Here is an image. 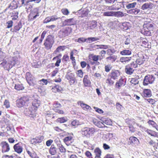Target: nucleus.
Here are the masks:
<instances>
[{"label": "nucleus", "mask_w": 158, "mask_h": 158, "mask_svg": "<svg viewBox=\"0 0 158 158\" xmlns=\"http://www.w3.org/2000/svg\"><path fill=\"white\" fill-rule=\"evenodd\" d=\"M15 88L17 90H23L24 89V87L22 84L15 85Z\"/></svg>", "instance_id": "obj_51"}, {"label": "nucleus", "mask_w": 158, "mask_h": 158, "mask_svg": "<svg viewBox=\"0 0 158 158\" xmlns=\"http://www.w3.org/2000/svg\"><path fill=\"white\" fill-rule=\"evenodd\" d=\"M74 53L73 52H71L70 53V59L72 60V63L73 66H75L76 65V60L75 57L73 56Z\"/></svg>", "instance_id": "obj_40"}, {"label": "nucleus", "mask_w": 158, "mask_h": 158, "mask_svg": "<svg viewBox=\"0 0 158 158\" xmlns=\"http://www.w3.org/2000/svg\"><path fill=\"white\" fill-rule=\"evenodd\" d=\"M31 1L28 0L23 5L26 6L25 9L27 10H29L32 8L33 5L31 3Z\"/></svg>", "instance_id": "obj_32"}, {"label": "nucleus", "mask_w": 158, "mask_h": 158, "mask_svg": "<svg viewBox=\"0 0 158 158\" xmlns=\"http://www.w3.org/2000/svg\"><path fill=\"white\" fill-rule=\"evenodd\" d=\"M120 75V73L118 70H113L110 74L111 78L114 80L118 79Z\"/></svg>", "instance_id": "obj_16"}, {"label": "nucleus", "mask_w": 158, "mask_h": 158, "mask_svg": "<svg viewBox=\"0 0 158 158\" xmlns=\"http://www.w3.org/2000/svg\"><path fill=\"white\" fill-rule=\"evenodd\" d=\"M125 122L129 126H133L136 123L134 119H131L129 118H127L125 120Z\"/></svg>", "instance_id": "obj_34"}, {"label": "nucleus", "mask_w": 158, "mask_h": 158, "mask_svg": "<svg viewBox=\"0 0 158 158\" xmlns=\"http://www.w3.org/2000/svg\"><path fill=\"white\" fill-rule=\"evenodd\" d=\"M76 24L73 18L68 19L64 20L62 23L63 26H70L74 25Z\"/></svg>", "instance_id": "obj_13"}, {"label": "nucleus", "mask_w": 158, "mask_h": 158, "mask_svg": "<svg viewBox=\"0 0 158 158\" xmlns=\"http://www.w3.org/2000/svg\"><path fill=\"white\" fill-rule=\"evenodd\" d=\"M139 142V140L135 137L132 136L129 138L128 142L132 145H137Z\"/></svg>", "instance_id": "obj_18"}, {"label": "nucleus", "mask_w": 158, "mask_h": 158, "mask_svg": "<svg viewBox=\"0 0 158 158\" xmlns=\"http://www.w3.org/2000/svg\"><path fill=\"white\" fill-rule=\"evenodd\" d=\"M145 102L147 104L154 105L156 101L152 98H146L144 99Z\"/></svg>", "instance_id": "obj_36"}, {"label": "nucleus", "mask_w": 158, "mask_h": 158, "mask_svg": "<svg viewBox=\"0 0 158 158\" xmlns=\"http://www.w3.org/2000/svg\"><path fill=\"white\" fill-rule=\"evenodd\" d=\"M22 25L20 22L18 23L17 24L14 26L13 28L10 29V31L16 33L22 27Z\"/></svg>", "instance_id": "obj_20"}, {"label": "nucleus", "mask_w": 158, "mask_h": 158, "mask_svg": "<svg viewBox=\"0 0 158 158\" xmlns=\"http://www.w3.org/2000/svg\"><path fill=\"white\" fill-rule=\"evenodd\" d=\"M33 77V76L31 73L29 72H27L26 73L25 78L27 81L31 79Z\"/></svg>", "instance_id": "obj_56"}, {"label": "nucleus", "mask_w": 158, "mask_h": 158, "mask_svg": "<svg viewBox=\"0 0 158 158\" xmlns=\"http://www.w3.org/2000/svg\"><path fill=\"white\" fill-rule=\"evenodd\" d=\"M5 58V54L2 51V49L0 48V62L3 60Z\"/></svg>", "instance_id": "obj_49"}, {"label": "nucleus", "mask_w": 158, "mask_h": 158, "mask_svg": "<svg viewBox=\"0 0 158 158\" xmlns=\"http://www.w3.org/2000/svg\"><path fill=\"white\" fill-rule=\"evenodd\" d=\"M41 105V101L37 99H33L31 102V105L28 110L26 109L24 110L25 114L30 117L34 118L36 116V112Z\"/></svg>", "instance_id": "obj_1"}, {"label": "nucleus", "mask_w": 158, "mask_h": 158, "mask_svg": "<svg viewBox=\"0 0 158 158\" xmlns=\"http://www.w3.org/2000/svg\"><path fill=\"white\" fill-rule=\"evenodd\" d=\"M129 13L131 14L137 15L140 12V10L137 8H135L129 10Z\"/></svg>", "instance_id": "obj_43"}, {"label": "nucleus", "mask_w": 158, "mask_h": 158, "mask_svg": "<svg viewBox=\"0 0 158 158\" xmlns=\"http://www.w3.org/2000/svg\"><path fill=\"white\" fill-rule=\"evenodd\" d=\"M14 151L18 154L21 153L23 151V144L21 142H19L13 146Z\"/></svg>", "instance_id": "obj_11"}, {"label": "nucleus", "mask_w": 158, "mask_h": 158, "mask_svg": "<svg viewBox=\"0 0 158 158\" xmlns=\"http://www.w3.org/2000/svg\"><path fill=\"white\" fill-rule=\"evenodd\" d=\"M18 7L16 2L14 0L10 4L8 8H7L5 10H7L8 8H10L11 10H14L17 8Z\"/></svg>", "instance_id": "obj_31"}, {"label": "nucleus", "mask_w": 158, "mask_h": 158, "mask_svg": "<svg viewBox=\"0 0 158 158\" xmlns=\"http://www.w3.org/2000/svg\"><path fill=\"white\" fill-rule=\"evenodd\" d=\"M39 16L40 12L39 8L37 7L34 8L32 10H31L28 16V20L30 21H33Z\"/></svg>", "instance_id": "obj_7"}, {"label": "nucleus", "mask_w": 158, "mask_h": 158, "mask_svg": "<svg viewBox=\"0 0 158 158\" xmlns=\"http://www.w3.org/2000/svg\"><path fill=\"white\" fill-rule=\"evenodd\" d=\"M16 59L15 58H12L10 61H9L11 68L14 66L16 63Z\"/></svg>", "instance_id": "obj_52"}, {"label": "nucleus", "mask_w": 158, "mask_h": 158, "mask_svg": "<svg viewBox=\"0 0 158 158\" xmlns=\"http://www.w3.org/2000/svg\"><path fill=\"white\" fill-rule=\"evenodd\" d=\"M4 105L6 108H8L10 106V102L8 100L6 99L4 102Z\"/></svg>", "instance_id": "obj_60"}, {"label": "nucleus", "mask_w": 158, "mask_h": 158, "mask_svg": "<svg viewBox=\"0 0 158 158\" xmlns=\"http://www.w3.org/2000/svg\"><path fill=\"white\" fill-rule=\"evenodd\" d=\"M27 82L31 86H34L36 84V81L35 80V78L33 77L27 81Z\"/></svg>", "instance_id": "obj_42"}, {"label": "nucleus", "mask_w": 158, "mask_h": 158, "mask_svg": "<svg viewBox=\"0 0 158 158\" xmlns=\"http://www.w3.org/2000/svg\"><path fill=\"white\" fill-rule=\"evenodd\" d=\"M142 46L145 48H151V45L148 42L146 41H143Z\"/></svg>", "instance_id": "obj_54"}, {"label": "nucleus", "mask_w": 158, "mask_h": 158, "mask_svg": "<svg viewBox=\"0 0 158 158\" xmlns=\"http://www.w3.org/2000/svg\"><path fill=\"white\" fill-rule=\"evenodd\" d=\"M139 82V81L138 79L135 78H131V80L130 81L131 85L132 86H134L138 84Z\"/></svg>", "instance_id": "obj_38"}, {"label": "nucleus", "mask_w": 158, "mask_h": 158, "mask_svg": "<svg viewBox=\"0 0 158 158\" xmlns=\"http://www.w3.org/2000/svg\"><path fill=\"white\" fill-rule=\"evenodd\" d=\"M95 132V129L93 127H85L81 130V133L82 135L86 136L92 135Z\"/></svg>", "instance_id": "obj_8"}, {"label": "nucleus", "mask_w": 158, "mask_h": 158, "mask_svg": "<svg viewBox=\"0 0 158 158\" xmlns=\"http://www.w3.org/2000/svg\"><path fill=\"white\" fill-rule=\"evenodd\" d=\"M77 104L78 105H80L82 108L84 110H90L91 109L90 106L86 104H85L83 101H78L77 102Z\"/></svg>", "instance_id": "obj_19"}, {"label": "nucleus", "mask_w": 158, "mask_h": 158, "mask_svg": "<svg viewBox=\"0 0 158 158\" xmlns=\"http://www.w3.org/2000/svg\"><path fill=\"white\" fill-rule=\"evenodd\" d=\"M148 134L152 136H156L157 135V133L155 131L147 129L145 131Z\"/></svg>", "instance_id": "obj_41"}, {"label": "nucleus", "mask_w": 158, "mask_h": 158, "mask_svg": "<svg viewBox=\"0 0 158 158\" xmlns=\"http://www.w3.org/2000/svg\"><path fill=\"white\" fill-rule=\"evenodd\" d=\"M62 13L65 15H68L69 14V12L68 9L66 8H63L61 10Z\"/></svg>", "instance_id": "obj_64"}, {"label": "nucleus", "mask_w": 158, "mask_h": 158, "mask_svg": "<svg viewBox=\"0 0 158 158\" xmlns=\"http://www.w3.org/2000/svg\"><path fill=\"white\" fill-rule=\"evenodd\" d=\"M103 15L104 16H115V12L113 11H107L104 12Z\"/></svg>", "instance_id": "obj_45"}, {"label": "nucleus", "mask_w": 158, "mask_h": 158, "mask_svg": "<svg viewBox=\"0 0 158 158\" xmlns=\"http://www.w3.org/2000/svg\"><path fill=\"white\" fill-rule=\"evenodd\" d=\"M97 25V22L96 21H91L89 27L90 29H93L95 28Z\"/></svg>", "instance_id": "obj_39"}, {"label": "nucleus", "mask_w": 158, "mask_h": 158, "mask_svg": "<svg viewBox=\"0 0 158 158\" xmlns=\"http://www.w3.org/2000/svg\"><path fill=\"white\" fill-rule=\"evenodd\" d=\"M120 54L123 56L130 55L131 54V51L130 50L125 49L120 52Z\"/></svg>", "instance_id": "obj_35"}, {"label": "nucleus", "mask_w": 158, "mask_h": 158, "mask_svg": "<svg viewBox=\"0 0 158 158\" xmlns=\"http://www.w3.org/2000/svg\"><path fill=\"white\" fill-rule=\"evenodd\" d=\"M106 61L109 63H113L115 61L116 58L113 56H110L106 57Z\"/></svg>", "instance_id": "obj_47"}, {"label": "nucleus", "mask_w": 158, "mask_h": 158, "mask_svg": "<svg viewBox=\"0 0 158 158\" xmlns=\"http://www.w3.org/2000/svg\"><path fill=\"white\" fill-rule=\"evenodd\" d=\"M0 65L6 70H9L11 69L9 63V62H7L6 60H4L0 64Z\"/></svg>", "instance_id": "obj_23"}, {"label": "nucleus", "mask_w": 158, "mask_h": 158, "mask_svg": "<svg viewBox=\"0 0 158 158\" xmlns=\"http://www.w3.org/2000/svg\"><path fill=\"white\" fill-rule=\"evenodd\" d=\"M44 138V137L43 135L36 136L31 140V143L35 145L37 143H41L43 140Z\"/></svg>", "instance_id": "obj_12"}, {"label": "nucleus", "mask_w": 158, "mask_h": 158, "mask_svg": "<svg viewBox=\"0 0 158 158\" xmlns=\"http://www.w3.org/2000/svg\"><path fill=\"white\" fill-rule=\"evenodd\" d=\"M103 123L108 125H111L112 123V121L110 119L107 118L105 120Z\"/></svg>", "instance_id": "obj_61"}, {"label": "nucleus", "mask_w": 158, "mask_h": 158, "mask_svg": "<svg viewBox=\"0 0 158 158\" xmlns=\"http://www.w3.org/2000/svg\"><path fill=\"white\" fill-rule=\"evenodd\" d=\"M57 148L52 145L49 149V152L50 154L52 155H55L57 153Z\"/></svg>", "instance_id": "obj_30"}, {"label": "nucleus", "mask_w": 158, "mask_h": 158, "mask_svg": "<svg viewBox=\"0 0 158 158\" xmlns=\"http://www.w3.org/2000/svg\"><path fill=\"white\" fill-rule=\"evenodd\" d=\"M38 82L41 85H47L48 83V81L47 79H42L41 80H40Z\"/></svg>", "instance_id": "obj_46"}, {"label": "nucleus", "mask_w": 158, "mask_h": 158, "mask_svg": "<svg viewBox=\"0 0 158 158\" xmlns=\"http://www.w3.org/2000/svg\"><path fill=\"white\" fill-rule=\"evenodd\" d=\"M96 46L99 47L97 48V49H106L109 48L108 45H96Z\"/></svg>", "instance_id": "obj_57"}, {"label": "nucleus", "mask_w": 158, "mask_h": 158, "mask_svg": "<svg viewBox=\"0 0 158 158\" xmlns=\"http://www.w3.org/2000/svg\"><path fill=\"white\" fill-rule=\"evenodd\" d=\"M94 153L95 154V158H101L102 151L99 148H96L94 151Z\"/></svg>", "instance_id": "obj_25"}, {"label": "nucleus", "mask_w": 158, "mask_h": 158, "mask_svg": "<svg viewBox=\"0 0 158 158\" xmlns=\"http://www.w3.org/2000/svg\"><path fill=\"white\" fill-rule=\"evenodd\" d=\"M89 59H91L94 61L93 63H92V64L96 62L98 64H99V62H97V61L99 59L100 60V56L91 54L89 56Z\"/></svg>", "instance_id": "obj_22"}, {"label": "nucleus", "mask_w": 158, "mask_h": 158, "mask_svg": "<svg viewBox=\"0 0 158 158\" xmlns=\"http://www.w3.org/2000/svg\"><path fill=\"white\" fill-rule=\"evenodd\" d=\"M143 97L144 98H149L152 95L151 90L149 89H143Z\"/></svg>", "instance_id": "obj_24"}, {"label": "nucleus", "mask_w": 158, "mask_h": 158, "mask_svg": "<svg viewBox=\"0 0 158 158\" xmlns=\"http://www.w3.org/2000/svg\"><path fill=\"white\" fill-rule=\"evenodd\" d=\"M154 23L152 21H146L143 25L144 35L147 36L151 35V31H152L153 29Z\"/></svg>", "instance_id": "obj_3"}, {"label": "nucleus", "mask_w": 158, "mask_h": 158, "mask_svg": "<svg viewBox=\"0 0 158 158\" xmlns=\"http://www.w3.org/2000/svg\"><path fill=\"white\" fill-rule=\"evenodd\" d=\"M137 67V64L135 61H133L125 66V72L127 75H131L134 72V69L133 68H135Z\"/></svg>", "instance_id": "obj_6"}, {"label": "nucleus", "mask_w": 158, "mask_h": 158, "mask_svg": "<svg viewBox=\"0 0 158 158\" xmlns=\"http://www.w3.org/2000/svg\"><path fill=\"white\" fill-rule=\"evenodd\" d=\"M119 26L121 29L123 30H127L128 28L127 23H120Z\"/></svg>", "instance_id": "obj_48"}, {"label": "nucleus", "mask_w": 158, "mask_h": 158, "mask_svg": "<svg viewBox=\"0 0 158 158\" xmlns=\"http://www.w3.org/2000/svg\"><path fill=\"white\" fill-rule=\"evenodd\" d=\"M73 138L72 136H68L65 137L63 139V142L67 146H69L70 144L71 143V141Z\"/></svg>", "instance_id": "obj_29"}, {"label": "nucleus", "mask_w": 158, "mask_h": 158, "mask_svg": "<svg viewBox=\"0 0 158 158\" xmlns=\"http://www.w3.org/2000/svg\"><path fill=\"white\" fill-rule=\"evenodd\" d=\"M77 75L79 77L82 78L83 76V72L82 70H78L76 72Z\"/></svg>", "instance_id": "obj_58"}, {"label": "nucleus", "mask_w": 158, "mask_h": 158, "mask_svg": "<svg viewBox=\"0 0 158 158\" xmlns=\"http://www.w3.org/2000/svg\"><path fill=\"white\" fill-rule=\"evenodd\" d=\"M125 78L121 77L117 82L115 84V87L116 88L119 89L122 86H124L126 84V81Z\"/></svg>", "instance_id": "obj_14"}, {"label": "nucleus", "mask_w": 158, "mask_h": 158, "mask_svg": "<svg viewBox=\"0 0 158 158\" xmlns=\"http://www.w3.org/2000/svg\"><path fill=\"white\" fill-rule=\"evenodd\" d=\"M99 40V39L98 38L94 37H88L87 38V40L89 41L88 42L89 43H91L92 42L97 41Z\"/></svg>", "instance_id": "obj_59"}, {"label": "nucleus", "mask_w": 158, "mask_h": 158, "mask_svg": "<svg viewBox=\"0 0 158 158\" xmlns=\"http://www.w3.org/2000/svg\"><path fill=\"white\" fill-rule=\"evenodd\" d=\"M73 29L70 27H66L61 30L58 32V37L63 38L68 36L72 32Z\"/></svg>", "instance_id": "obj_5"}, {"label": "nucleus", "mask_w": 158, "mask_h": 158, "mask_svg": "<svg viewBox=\"0 0 158 158\" xmlns=\"http://www.w3.org/2000/svg\"><path fill=\"white\" fill-rule=\"evenodd\" d=\"M52 90L54 93L60 92L63 90V89L59 85H56L52 87Z\"/></svg>", "instance_id": "obj_27"}, {"label": "nucleus", "mask_w": 158, "mask_h": 158, "mask_svg": "<svg viewBox=\"0 0 158 158\" xmlns=\"http://www.w3.org/2000/svg\"><path fill=\"white\" fill-rule=\"evenodd\" d=\"M1 147V152L2 153H6L10 150L9 144L6 141H3L0 143Z\"/></svg>", "instance_id": "obj_9"}, {"label": "nucleus", "mask_w": 158, "mask_h": 158, "mask_svg": "<svg viewBox=\"0 0 158 158\" xmlns=\"http://www.w3.org/2000/svg\"><path fill=\"white\" fill-rule=\"evenodd\" d=\"M55 42L54 37L52 35H48L44 40L43 45L46 50L51 49Z\"/></svg>", "instance_id": "obj_2"}, {"label": "nucleus", "mask_w": 158, "mask_h": 158, "mask_svg": "<svg viewBox=\"0 0 158 158\" xmlns=\"http://www.w3.org/2000/svg\"><path fill=\"white\" fill-rule=\"evenodd\" d=\"M112 67L110 64H109L105 66V69L106 72H109L111 69Z\"/></svg>", "instance_id": "obj_62"}, {"label": "nucleus", "mask_w": 158, "mask_h": 158, "mask_svg": "<svg viewBox=\"0 0 158 158\" xmlns=\"http://www.w3.org/2000/svg\"><path fill=\"white\" fill-rule=\"evenodd\" d=\"M83 81L85 87H89L91 86V82L87 75L84 76Z\"/></svg>", "instance_id": "obj_15"}, {"label": "nucleus", "mask_w": 158, "mask_h": 158, "mask_svg": "<svg viewBox=\"0 0 158 158\" xmlns=\"http://www.w3.org/2000/svg\"><path fill=\"white\" fill-rule=\"evenodd\" d=\"M29 101L28 96H23L17 100L16 105L18 107H22L28 104Z\"/></svg>", "instance_id": "obj_4"}, {"label": "nucleus", "mask_w": 158, "mask_h": 158, "mask_svg": "<svg viewBox=\"0 0 158 158\" xmlns=\"http://www.w3.org/2000/svg\"><path fill=\"white\" fill-rule=\"evenodd\" d=\"M136 4L137 3L136 2L130 3L126 6V7L127 9L132 8L135 7Z\"/></svg>", "instance_id": "obj_55"}, {"label": "nucleus", "mask_w": 158, "mask_h": 158, "mask_svg": "<svg viewBox=\"0 0 158 158\" xmlns=\"http://www.w3.org/2000/svg\"><path fill=\"white\" fill-rule=\"evenodd\" d=\"M12 15L11 17H12V20H15L17 19L18 18L19 13L17 11H14L12 12Z\"/></svg>", "instance_id": "obj_50"}, {"label": "nucleus", "mask_w": 158, "mask_h": 158, "mask_svg": "<svg viewBox=\"0 0 158 158\" xmlns=\"http://www.w3.org/2000/svg\"><path fill=\"white\" fill-rule=\"evenodd\" d=\"M155 80V78L153 75H147L144 77L143 84L144 85H147L149 84L152 83Z\"/></svg>", "instance_id": "obj_10"}, {"label": "nucleus", "mask_w": 158, "mask_h": 158, "mask_svg": "<svg viewBox=\"0 0 158 158\" xmlns=\"http://www.w3.org/2000/svg\"><path fill=\"white\" fill-rule=\"evenodd\" d=\"M62 57V54L59 53L58 55L54 57L53 59V60H56V63L55 64V65L56 67H58L60 65V64L61 62V57Z\"/></svg>", "instance_id": "obj_21"}, {"label": "nucleus", "mask_w": 158, "mask_h": 158, "mask_svg": "<svg viewBox=\"0 0 158 158\" xmlns=\"http://www.w3.org/2000/svg\"><path fill=\"white\" fill-rule=\"evenodd\" d=\"M66 48L65 46H60L58 47L54 51L53 54H57L58 53L60 52L61 51H64Z\"/></svg>", "instance_id": "obj_26"}, {"label": "nucleus", "mask_w": 158, "mask_h": 158, "mask_svg": "<svg viewBox=\"0 0 158 158\" xmlns=\"http://www.w3.org/2000/svg\"><path fill=\"white\" fill-rule=\"evenodd\" d=\"M138 56L136 61L135 62L137 64L141 65L144 63V56L142 54H138Z\"/></svg>", "instance_id": "obj_17"}, {"label": "nucleus", "mask_w": 158, "mask_h": 158, "mask_svg": "<svg viewBox=\"0 0 158 158\" xmlns=\"http://www.w3.org/2000/svg\"><path fill=\"white\" fill-rule=\"evenodd\" d=\"M58 149L60 152L61 153H65L66 152V148L61 144L58 146Z\"/></svg>", "instance_id": "obj_53"}, {"label": "nucleus", "mask_w": 158, "mask_h": 158, "mask_svg": "<svg viewBox=\"0 0 158 158\" xmlns=\"http://www.w3.org/2000/svg\"><path fill=\"white\" fill-rule=\"evenodd\" d=\"M152 6V3L151 2L145 3L142 6L141 9L143 10H144L149 8H151Z\"/></svg>", "instance_id": "obj_33"}, {"label": "nucleus", "mask_w": 158, "mask_h": 158, "mask_svg": "<svg viewBox=\"0 0 158 158\" xmlns=\"http://www.w3.org/2000/svg\"><path fill=\"white\" fill-rule=\"evenodd\" d=\"M67 121V118L66 117H62L61 118H58L56 121L58 123H64Z\"/></svg>", "instance_id": "obj_37"}, {"label": "nucleus", "mask_w": 158, "mask_h": 158, "mask_svg": "<svg viewBox=\"0 0 158 158\" xmlns=\"http://www.w3.org/2000/svg\"><path fill=\"white\" fill-rule=\"evenodd\" d=\"M100 55V60H101L105 56V55L106 54V51L104 50H102L99 53Z\"/></svg>", "instance_id": "obj_63"}, {"label": "nucleus", "mask_w": 158, "mask_h": 158, "mask_svg": "<svg viewBox=\"0 0 158 158\" xmlns=\"http://www.w3.org/2000/svg\"><path fill=\"white\" fill-rule=\"evenodd\" d=\"M131 59V57H122L120 58L119 60L120 62L124 64L129 62Z\"/></svg>", "instance_id": "obj_28"}, {"label": "nucleus", "mask_w": 158, "mask_h": 158, "mask_svg": "<svg viewBox=\"0 0 158 158\" xmlns=\"http://www.w3.org/2000/svg\"><path fill=\"white\" fill-rule=\"evenodd\" d=\"M26 151L28 154L31 158H35L37 156V154L35 152H32L27 149H26Z\"/></svg>", "instance_id": "obj_44"}]
</instances>
